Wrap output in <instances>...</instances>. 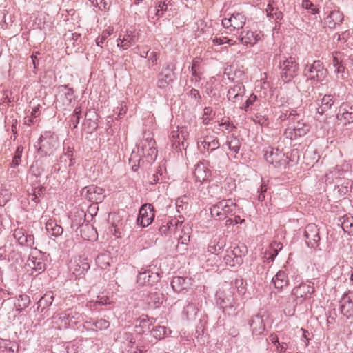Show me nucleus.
<instances>
[{"label": "nucleus", "instance_id": "09e8293b", "mask_svg": "<svg viewBox=\"0 0 353 353\" xmlns=\"http://www.w3.org/2000/svg\"><path fill=\"white\" fill-rule=\"evenodd\" d=\"M23 151V147L22 145H19L15 151L14 155L13 157L12 161L11 163V167L15 168L18 166L21 161V156Z\"/></svg>", "mask_w": 353, "mask_h": 353}, {"label": "nucleus", "instance_id": "8fccbe9b", "mask_svg": "<svg viewBox=\"0 0 353 353\" xmlns=\"http://www.w3.org/2000/svg\"><path fill=\"white\" fill-rule=\"evenodd\" d=\"M212 43L214 45L217 46L223 45L225 43H228L230 46H233L236 44V41L233 39H228L226 37H218L216 36L214 39H212Z\"/></svg>", "mask_w": 353, "mask_h": 353}, {"label": "nucleus", "instance_id": "9d476101", "mask_svg": "<svg viewBox=\"0 0 353 353\" xmlns=\"http://www.w3.org/2000/svg\"><path fill=\"white\" fill-rule=\"evenodd\" d=\"M314 292V288L310 283H301L293 288L292 296L296 302L302 303L304 300L310 299L311 294Z\"/></svg>", "mask_w": 353, "mask_h": 353}, {"label": "nucleus", "instance_id": "4be33fe9", "mask_svg": "<svg viewBox=\"0 0 353 353\" xmlns=\"http://www.w3.org/2000/svg\"><path fill=\"white\" fill-rule=\"evenodd\" d=\"M343 20V14L339 10H332L325 18V24L330 29L335 28L337 26H339Z\"/></svg>", "mask_w": 353, "mask_h": 353}, {"label": "nucleus", "instance_id": "f8f14e48", "mask_svg": "<svg viewBox=\"0 0 353 353\" xmlns=\"http://www.w3.org/2000/svg\"><path fill=\"white\" fill-rule=\"evenodd\" d=\"M337 119L343 125L353 122V103H343L336 114Z\"/></svg>", "mask_w": 353, "mask_h": 353}, {"label": "nucleus", "instance_id": "c756f323", "mask_svg": "<svg viewBox=\"0 0 353 353\" xmlns=\"http://www.w3.org/2000/svg\"><path fill=\"white\" fill-rule=\"evenodd\" d=\"M46 230L52 236L57 237L62 234L63 229L54 220L49 219L46 223Z\"/></svg>", "mask_w": 353, "mask_h": 353}, {"label": "nucleus", "instance_id": "052dcab7", "mask_svg": "<svg viewBox=\"0 0 353 353\" xmlns=\"http://www.w3.org/2000/svg\"><path fill=\"white\" fill-rule=\"evenodd\" d=\"M289 341H281L279 345L275 346L276 351L279 353H285L289 347Z\"/></svg>", "mask_w": 353, "mask_h": 353}, {"label": "nucleus", "instance_id": "a878e982", "mask_svg": "<svg viewBox=\"0 0 353 353\" xmlns=\"http://www.w3.org/2000/svg\"><path fill=\"white\" fill-rule=\"evenodd\" d=\"M225 145L232 152V155L236 158L241 146L240 139L237 136L232 134L227 138Z\"/></svg>", "mask_w": 353, "mask_h": 353}, {"label": "nucleus", "instance_id": "7c9ffc66", "mask_svg": "<svg viewBox=\"0 0 353 353\" xmlns=\"http://www.w3.org/2000/svg\"><path fill=\"white\" fill-rule=\"evenodd\" d=\"M225 246V241L223 238H216L211 241L208 247V251L212 254H218Z\"/></svg>", "mask_w": 353, "mask_h": 353}, {"label": "nucleus", "instance_id": "ea45409f", "mask_svg": "<svg viewBox=\"0 0 353 353\" xmlns=\"http://www.w3.org/2000/svg\"><path fill=\"white\" fill-rule=\"evenodd\" d=\"M54 300L52 292H46L39 301V307L43 306V308L52 305Z\"/></svg>", "mask_w": 353, "mask_h": 353}, {"label": "nucleus", "instance_id": "7ed1b4c3", "mask_svg": "<svg viewBox=\"0 0 353 353\" xmlns=\"http://www.w3.org/2000/svg\"><path fill=\"white\" fill-rule=\"evenodd\" d=\"M236 208L232 199L222 200L210 208L212 218L218 220L225 219L228 215L232 214Z\"/></svg>", "mask_w": 353, "mask_h": 353}, {"label": "nucleus", "instance_id": "6e6552de", "mask_svg": "<svg viewBox=\"0 0 353 353\" xmlns=\"http://www.w3.org/2000/svg\"><path fill=\"white\" fill-rule=\"evenodd\" d=\"M245 23L246 17L240 12H234L229 18L222 19L223 26L230 31L242 29Z\"/></svg>", "mask_w": 353, "mask_h": 353}, {"label": "nucleus", "instance_id": "f704fd0d", "mask_svg": "<svg viewBox=\"0 0 353 353\" xmlns=\"http://www.w3.org/2000/svg\"><path fill=\"white\" fill-rule=\"evenodd\" d=\"M272 281L277 289H282L288 284V279L284 271L278 272L274 277L272 278Z\"/></svg>", "mask_w": 353, "mask_h": 353}, {"label": "nucleus", "instance_id": "c85d7f7f", "mask_svg": "<svg viewBox=\"0 0 353 353\" xmlns=\"http://www.w3.org/2000/svg\"><path fill=\"white\" fill-rule=\"evenodd\" d=\"M220 146L219 140L215 139L206 138L203 141L198 142V147L201 150L214 151Z\"/></svg>", "mask_w": 353, "mask_h": 353}, {"label": "nucleus", "instance_id": "ddd939ff", "mask_svg": "<svg viewBox=\"0 0 353 353\" xmlns=\"http://www.w3.org/2000/svg\"><path fill=\"white\" fill-rule=\"evenodd\" d=\"M85 192V198L93 203H101L104 198V190L94 185L85 187L83 190Z\"/></svg>", "mask_w": 353, "mask_h": 353}, {"label": "nucleus", "instance_id": "e2e57ef3", "mask_svg": "<svg viewBox=\"0 0 353 353\" xmlns=\"http://www.w3.org/2000/svg\"><path fill=\"white\" fill-rule=\"evenodd\" d=\"M167 6H168L165 3V2H162L161 1H160L158 5L157 15L159 17L161 16L163 13V11H165L167 10Z\"/></svg>", "mask_w": 353, "mask_h": 353}, {"label": "nucleus", "instance_id": "4468645a", "mask_svg": "<svg viewBox=\"0 0 353 353\" xmlns=\"http://www.w3.org/2000/svg\"><path fill=\"white\" fill-rule=\"evenodd\" d=\"M189 134L186 127H177L176 130H172L170 134V140L172 147L175 148L184 147V141L186 140Z\"/></svg>", "mask_w": 353, "mask_h": 353}, {"label": "nucleus", "instance_id": "69168bd1", "mask_svg": "<svg viewBox=\"0 0 353 353\" xmlns=\"http://www.w3.org/2000/svg\"><path fill=\"white\" fill-rule=\"evenodd\" d=\"M349 37H350V31L345 30V31L342 32L338 34V40L339 41L343 40V41H346Z\"/></svg>", "mask_w": 353, "mask_h": 353}, {"label": "nucleus", "instance_id": "13d9d810", "mask_svg": "<svg viewBox=\"0 0 353 353\" xmlns=\"http://www.w3.org/2000/svg\"><path fill=\"white\" fill-rule=\"evenodd\" d=\"M257 97L256 95L252 94L249 98L246 100L245 104L243 105V110L245 111H248V108L250 105H253L254 103L256 101Z\"/></svg>", "mask_w": 353, "mask_h": 353}, {"label": "nucleus", "instance_id": "338daca9", "mask_svg": "<svg viewBox=\"0 0 353 353\" xmlns=\"http://www.w3.org/2000/svg\"><path fill=\"white\" fill-rule=\"evenodd\" d=\"M37 54H39V53L38 52H37L35 54H33L30 57V60H31L32 64L33 65L34 69H36L37 65H39V60H38Z\"/></svg>", "mask_w": 353, "mask_h": 353}, {"label": "nucleus", "instance_id": "b1692460", "mask_svg": "<svg viewBox=\"0 0 353 353\" xmlns=\"http://www.w3.org/2000/svg\"><path fill=\"white\" fill-rule=\"evenodd\" d=\"M301 110L287 109L285 107H282L280 110V114L278 117V120L282 122L288 119L289 123L294 121L296 117H300L301 116Z\"/></svg>", "mask_w": 353, "mask_h": 353}, {"label": "nucleus", "instance_id": "dca6fc26", "mask_svg": "<svg viewBox=\"0 0 353 353\" xmlns=\"http://www.w3.org/2000/svg\"><path fill=\"white\" fill-rule=\"evenodd\" d=\"M174 72L170 65H167L159 74L157 86L160 89L166 88L174 81Z\"/></svg>", "mask_w": 353, "mask_h": 353}, {"label": "nucleus", "instance_id": "5fc2aeb1", "mask_svg": "<svg viewBox=\"0 0 353 353\" xmlns=\"http://www.w3.org/2000/svg\"><path fill=\"white\" fill-rule=\"evenodd\" d=\"M18 301V307H19V310H23L26 308L27 307H28L30 303L29 296L26 294L20 295Z\"/></svg>", "mask_w": 353, "mask_h": 353}, {"label": "nucleus", "instance_id": "aec40b11", "mask_svg": "<svg viewBox=\"0 0 353 353\" xmlns=\"http://www.w3.org/2000/svg\"><path fill=\"white\" fill-rule=\"evenodd\" d=\"M137 41L136 35L132 31H127L123 34H120L117 40V46L123 50H127Z\"/></svg>", "mask_w": 353, "mask_h": 353}, {"label": "nucleus", "instance_id": "c9c22d12", "mask_svg": "<svg viewBox=\"0 0 353 353\" xmlns=\"http://www.w3.org/2000/svg\"><path fill=\"white\" fill-rule=\"evenodd\" d=\"M53 323L59 330L67 328L70 325L66 312L61 313L53 317Z\"/></svg>", "mask_w": 353, "mask_h": 353}, {"label": "nucleus", "instance_id": "412c9836", "mask_svg": "<svg viewBox=\"0 0 353 353\" xmlns=\"http://www.w3.org/2000/svg\"><path fill=\"white\" fill-rule=\"evenodd\" d=\"M245 88L242 83H238L230 87L228 91V100L235 102L241 99L245 94Z\"/></svg>", "mask_w": 353, "mask_h": 353}, {"label": "nucleus", "instance_id": "20e7f679", "mask_svg": "<svg viewBox=\"0 0 353 353\" xmlns=\"http://www.w3.org/2000/svg\"><path fill=\"white\" fill-rule=\"evenodd\" d=\"M39 152L47 156L52 154L58 148V137L50 131L44 132L39 138Z\"/></svg>", "mask_w": 353, "mask_h": 353}, {"label": "nucleus", "instance_id": "37998d69", "mask_svg": "<svg viewBox=\"0 0 353 353\" xmlns=\"http://www.w3.org/2000/svg\"><path fill=\"white\" fill-rule=\"evenodd\" d=\"M66 314L71 326L76 325L82 319L81 314L72 310L67 311Z\"/></svg>", "mask_w": 353, "mask_h": 353}, {"label": "nucleus", "instance_id": "1a4fd4ad", "mask_svg": "<svg viewBox=\"0 0 353 353\" xmlns=\"http://www.w3.org/2000/svg\"><path fill=\"white\" fill-rule=\"evenodd\" d=\"M154 218V207L150 203L143 205L140 210L137 220L138 224L145 228L152 223Z\"/></svg>", "mask_w": 353, "mask_h": 353}, {"label": "nucleus", "instance_id": "473e14b6", "mask_svg": "<svg viewBox=\"0 0 353 353\" xmlns=\"http://www.w3.org/2000/svg\"><path fill=\"white\" fill-rule=\"evenodd\" d=\"M219 299H221L219 305L224 312H234L236 310V303L230 294L225 295L223 298H219Z\"/></svg>", "mask_w": 353, "mask_h": 353}, {"label": "nucleus", "instance_id": "bb28decb", "mask_svg": "<svg viewBox=\"0 0 353 353\" xmlns=\"http://www.w3.org/2000/svg\"><path fill=\"white\" fill-rule=\"evenodd\" d=\"M210 175V171L203 163H197L194 170V176L197 182L201 183L206 181Z\"/></svg>", "mask_w": 353, "mask_h": 353}, {"label": "nucleus", "instance_id": "6ab92c4d", "mask_svg": "<svg viewBox=\"0 0 353 353\" xmlns=\"http://www.w3.org/2000/svg\"><path fill=\"white\" fill-rule=\"evenodd\" d=\"M13 236L14 239L21 245H26L32 248L34 244V237L32 234H25L23 228H17L14 230Z\"/></svg>", "mask_w": 353, "mask_h": 353}, {"label": "nucleus", "instance_id": "603ef678", "mask_svg": "<svg viewBox=\"0 0 353 353\" xmlns=\"http://www.w3.org/2000/svg\"><path fill=\"white\" fill-rule=\"evenodd\" d=\"M96 330H102L108 329L110 327V322L105 319H101L92 324Z\"/></svg>", "mask_w": 353, "mask_h": 353}, {"label": "nucleus", "instance_id": "cd10ccee", "mask_svg": "<svg viewBox=\"0 0 353 353\" xmlns=\"http://www.w3.org/2000/svg\"><path fill=\"white\" fill-rule=\"evenodd\" d=\"M250 325L252 327V334L255 336L261 335L265 330V324L261 316H254L250 322Z\"/></svg>", "mask_w": 353, "mask_h": 353}, {"label": "nucleus", "instance_id": "79ce46f5", "mask_svg": "<svg viewBox=\"0 0 353 353\" xmlns=\"http://www.w3.org/2000/svg\"><path fill=\"white\" fill-rule=\"evenodd\" d=\"M341 227L344 232H352L353 230V216H343Z\"/></svg>", "mask_w": 353, "mask_h": 353}, {"label": "nucleus", "instance_id": "f257e3e1", "mask_svg": "<svg viewBox=\"0 0 353 353\" xmlns=\"http://www.w3.org/2000/svg\"><path fill=\"white\" fill-rule=\"evenodd\" d=\"M137 153H141L142 157H148V161H154L157 156V149L156 148V141L150 134H145L143 139L137 146V152H132L130 158V162L133 161L137 157Z\"/></svg>", "mask_w": 353, "mask_h": 353}, {"label": "nucleus", "instance_id": "393cba45", "mask_svg": "<svg viewBox=\"0 0 353 353\" xmlns=\"http://www.w3.org/2000/svg\"><path fill=\"white\" fill-rule=\"evenodd\" d=\"M334 103V101L332 95H324L321 99L320 103H317L318 107L316 108V111L319 114H323L332 108Z\"/></svg>", "mask_w": 353, "mask_h": 353}, {"label": "nucleus", "instance_id": "a19ab883", "mask_svg": "<svg viewBox=\"0 0 353 353\" xmlns=\"http://www.w3.org/2000/svg\"><path fill=\"white\" fill-rule=\"evenodd\" d=\"M32 263V269L35 271H38L39 272H43L46 268V264L41 259H37L34 256L29 259V265Z\"/></svg>", "mask_w": 353, "mask_h": 353}, {"label": "nucleus", "instance_id": "3c124183", "mask_svg": "<svg viewBox=\"0 0 353 353\" xmlns=\"http://www.w3.org/2000/svg\"><path fill=\"white\" fill-rule=\"evenodd\" d=\"M302 7L304 9L310 10L312 14H316L319 12V9L310 0H303L302 1Z\"/></svg>", "mask_w": 353, "mask_h": 353}, {"label": "nucleus", "instance_id": "2eb2a0df", "mask_svg": "<svg viewBox=\"0 0 353 353\" xmlns=\"http://www.w3.org/2000/svg\"><path fill=\"white\" fill-rule=\"evenodd\" d=\"M69 269L74 274L80 276L90 269V264L86 259L79 257L70 261Z\"/></svg>", "mask_w": 353, "mask_h": 353}, {"label": "nucleus", "instance_id": "9b49d317", "mask_svg": "<svg viewBox=\"0 0 353 353\" xmlns=\"http://www.w3.org/2000/svg\"><path fill=\"white\" fill-rule=\"evenodd\" d=\"M306 243L311 248H316L320 241L319 229L314 223H309L306 225L304 232Z\"/></svg>", "mask_w": 353, "mask_h": 353}, {"label": "nucleus", "instance_id": "864d4df0", "mask_svg": "<svg viewBox=\"0 0 353 353\" xmlns=\"http://www.w3.org/2000/svg\"><path fill=\"white\" fill-rule=\"evenodd\" d=\"M184 283V279L182 278V277H174L172 282H171V285H172V289L177 292V291H180L183 289L181 285Z\"/></svg>", "mask_w": 353, "mask_h": 353}, {"label": "nucleus", "instance_id": "f03ea898", "mask_svg": "<svg viewBox=\"0 0 353 353\" xmlns=\"http://www.w3.org/2000/svg\"><path fill=\"white\" fill-rule=\"evenodd\" d=\"M310 130V125L302 118L296 117L294 121L290 122L286 128L284 135L287 139L295 140L306 135Z\"/></svg>", "mask_w": 353, "mask_h": 353}, {"label": "nucleus", "instance_id": "6e6d98bb", "mask_svg": "<svg viewBox=\"0 0 353 353\" xmlns=\"http://www.w3.org/2000/svg\"><path fill=\"white\" fill-rule=\"evenodd\" d=\"M108 257L105 254H101L96 258V263L101 269H105L109 266V262L105 261Z\"/></svg>", "mask_w": 353, "mask_h": 353}, {"label": "nucleus", "instance_id": "bf43d9fd", "mask_svg": "<svg viewBox=\"0 0 353 353\" xmlns=\"http://www.w3.org/2000/svg\"><path fill=\"white\" fill-rule=\"evenodd\" d=\"M97 5L101 10H108L110 6L109 0H96Z\"/></svg>", "mask_w": 353, "mask_h": 353}, {"label": "nucleus", "instance_id": "39448f33", "mask_svg": "<svg viewBox=\"0 0 353 353\" xmlns=\"http://www.w3.org/2000/svg\"><path fill=\"white\" fill-rule=\"evenodd\" d=\"M265 160L274 168H285L288 163V157L278 148L268 147L265 150Z\"/></svg>", "mask_w": 353, "mask_h": 353}, {"label": "nucleus", "instance_id": "774afa93", "mask_svg": "<svg viewBox=\"0 0 353 353\" xmlns=\"http://www.w3.org/2000/svg\"><path fill=\"white\" fill-rule=\"evenodd\" d=\"M158 59V54L156 52H150L149 55L148 61L152 63V65H154L156 64V61Z\"/></svg>", "mask_w": 353, "mask_h": 353}, {"label": "nucleus", "instance_id": "0e129e2a", "mask_svg": "<svg viewBox=\"0 0 353 353\" xmlns=\"http://www.w3.org/2000/svg\"><path fill=\"white\" fill-rule=\"evenodd\" d=\"M270 343H272V344H274V346L277 345H279V337L277 334L273 333V334H271L269 337H268V339Z\"/></svg>", "mask_w": 353, "mask_h": 353}, {"label": "nucleus", "instance_id": "2f4dec72", "mask_svg": "<svg viewBox=\"0 0 353 353\" xmlns=\"http://www.w3.org/2000/svg\"><path fill=\"white\" fill-rule=\"evenodd\" d=\"M158 278V274L154 275L152 273H150V272L148 270L139 273V274L137 276V282L141 285H151L154 282H155V280H157Z\"/></svg>", "mask_w": 353, "mask_h": 353}, {"label": "nucleus", "instance_id": "0eeeda50", "mask_svg": "<svg viewBox=\"0 0 353 353\" xmlns=\"http://www.w3.org/2000/svg\"><path fill=\"white\" fill-rule=\"evenodd\" d=\"M281 78L284 83L291 81L298 74L299 63L295 59L290 57L280 64Z\"/></svg>", "mask_w": 353, "mask_h": 353}, {"label": "nucleus", "instance_id": "de8ad7c7", "mask_svg": "<svg viewBox=\"0 0 353 353\" xmlns=\"http://www.w3.org/2000/svg\"><path fill=\"white\" fill-rule=\"evenodd\" d=\"M344 55L340 52H334L332 53V64L334 68L342 65L344 64Z\"/></svg>", "mask_w": 353, "mask_h": 353}, {"label": "nucleus", "instance_id": "423d86ee", "mask_svg": "<svg viewBox=\"0 0 353 353\" xmlns=\"http://www.w3.org/2000/svg\"><path fill=\"white\" fill-rule=\"evenodd\" d=\"M304 74L308 79L322 82L327 77V71L324 68L323 63L317 60L311 65H307L304 70Z\"/></svg>", "mask_w": 353, "mask_h": 353}, {"label": "nucleus", "instance_id": "c03bdc74", "mask_svg": "<svg viewBox=\"0 0 353 353\" xmlns=\"http://www.w3.org/2000/svg\"><path fill=\"white\" fill-rule=\"evenodd\" d=\"M81 115V108L76 107L74 110V114L72 115L70 119V126L74 129L77 127V125L79 123L80 118Z\"/></svg>", "mask_w": 353, "mask_h": 353}, {"label": "nucleus", "instance_id": "72a5a7b5", "mask_svg": "<svg viewBox=\"0 0 353 353\" xmlns=\"http://www.w3.org/2000/svg\"><path fill=\"white\" fill-rule=\"evenodd\" d=\"M18 345L10 340L0 339V353H17Z\"/></svg>", "mask_w": 353, "mask_h": 353}, {"label": "nucleus", "instance_id": "f3484780", "mask_svg": "<svg viewBox=\"0 0 353 353\" xmlns=\"http://www.w3.org/2000/svg\"><path fill=\"white\" fill-rule=\"evenodd\" d=\"M240 249L238 247L230 248L226 251L223 260L227 265L231 267L240 265L243 263V259L240 254Z\"/></svg>", "mask_w": 353, "mask_h": 353}, {"label": "nucleus", "instance_id": "a18cd8bd", "mask_svg": "<svg viewBox=\"0 0 353 353\" xmlns=\"http://www.w3.org/2000/svg\"><path fill=\"white\" fill-rule=\"evenodd\" d=\"M113 30L114 28L111 26H109L106 30H103L101 35L99 36L96 40L97 45L98 46L102 47L107 38L113 33Z\"/></svg>", "mask_w": 353, "mask_h": 353}, {"label": "nucleus", "instance_id": "58836bf2", "mask_svg": "<svg viewBox=\"0 0 353 353\" xmlns=\"http://www.w3.org/2000/svg\"><path fill=\"white\" fill-rule=\"evenodd\" d=\"M268 17H272L274 20L281 21L283 19V14L281 11L278 8H273L272 6L268 5L266 9Z\"/></svg>", "mask_w": 353, "mask_h": 353}, {"label": "nucleus", "instance_id": "4d7b16f0", "mask_svg": "<svg viewBox=\"0 0 353 353\" xmlns=\"http://www.w3.org/2000/svg\"><path fill=\"white\" fill-rule=\"evenodd\" d=\"M252 120L255 123H258L261 126H268L269 124L268 118L265 116L256 114Z\"/></svg>", "mask_w": 353, "mask_h": 353}, {"label": "nucleus", "instance_id": "a211bd4d", "mask_svg": "<svg viewBox=\"0 0 353 353\" xmlns=\"http://www.w3.org/2000/svg\"><path fill=\"white\" fill-rule=\"evenodd\" d=\"M263 34L262 32L259 30H246L242 31L239 36V40L243 44H250L254 45L259 41H260Z\"/></svg>", "mask_w": 353, "mask_h": 353}, {"label": "nucleus", "instance_id": "680f3d73", "mask_svg": "<svg viewBox=\"0 0 353 353\" xmlns=\"http://www.w3.org/2000/svg\"><path fill=\"white\" fill-rule=\"evenodd\" d=\"M219 126H223L225 128V129L226 130H228V132H231L233 130L234 128H235V126L229 121L228 119L224 121V119H223L220 123H219Z\"/></svg>", "mask_w": 353, "mask_h": 353}, {"label": "nucleus", "instance_id": "e433bc0d", "mask_svg": "<svg viewBox=\"0 0 353 353\" xmlns=\"http://www.w3.org/2000/svg\"><path fill=\"white\" fill-rule=\"evenodd\" d=\"M151 332L154 338L157 340H161L165 336L171 334L172 332L165 326H157L151 330Z\"/></svg>", "mask_w": 353, "mask_h": 353}, {"label": "nucleus", "instance_id": "4c0bfd02", "mask_svg": "<svg viewBox=\"0 0 353 353\" xmlns=\"http://www.w3.org/2000/svg\"><path fill=\"white\" fill-rule=\"evenodd\" d=\"M345 63L334 68V74L336 79L338 82L343 83L344 81L347 80L348 72L345 70Z\"/></svg>", "mask_w": 353, "mask_h": 353}, {"label": "nucleus", "instance_id": "5701e85b", "mask_svg": "<svg viewBox=\"0 0 353 353\" xmlns=\"http://www.w3.org/2000/svg\"><path fill=\"white\" fill-rule=\"evenodd\" d=\"M348 293H345L340 300V310L341 313L350 317L353 314V301Z\"/></svg>", "mask_w": 353, "mask_h": 353}, {"label": "nucleus", "instance_id": "49530a36", "mask_svg": "<svg viewBox=\"0 0 353 353\" xmlns=\"http://www.w3.org/2000/svg\"><path fill=\"white\" fill-rule=\"evenodd\" d=\"M107 304H110L109 298L105 296H99L96 301H90L88 302L86 307L92 310V307L97 305H105Z\"/></svg>", "mask_w": 353, "mask_h": 353}]
</instances>
